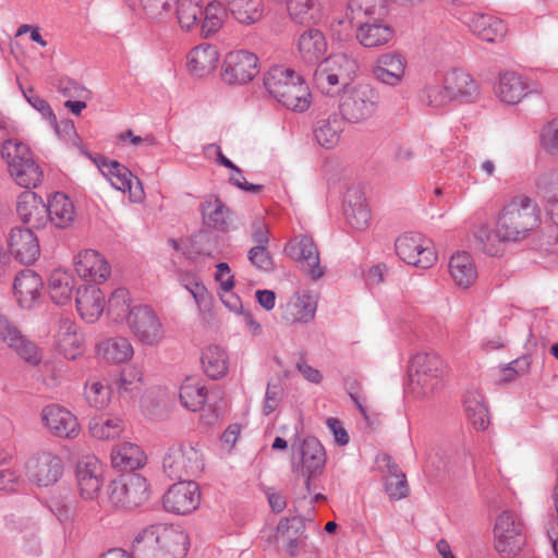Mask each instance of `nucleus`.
Here are the masks:
<instances>
[{
	"label": "nucleus",
	"instance_id": "1",
	"mask_svg": "<svg viewBox=\"0 0 558 558\" xmlns=\"http://www.w3.org/2000/svg\"><path fill=\"white\" fill-rule=\"evenodd\" d=\"M189 536L178 527L154 524L142 530L133 541L131 558H184Z\"/></svg>",
	"mask_w": 558,
	"mask_h": 558
},
{
	"label": "nucleus",
	"instance_id": "2",
	"mask_svg": "<svg viewBox=\"0 0 558 558\" xmlns=\"http://www.w3.org/2000/svg\"><path fill=\"white\" fill-rule=\"evenodd\" d=\"M264 86L271 97L293 111H305L311 93L302 76L291 69L274 66L264 75Z\"/></svg>",
	"mask_w": 558,
	"mask_h": 558
},
{
	"label": "nucleus",
	"instance_id": "3",
	"mask_svg": "<svg viewBox=\"0 0 558 558\" xmlns=\"http://www.w3.org/2000/svg\"><path fill=\"white\" fill-rule=\"evenodd\" d=\"M537 205L526 195L520 194L501 209L497 225L501 235L510 242L525 239L539 225Z\"/></svg>",
	"mask_w": 558,
	"mask_h": 558
},
{
	"label": "nucleus",
	"instance_id": "4",
	"mask_svg": "<svg viewBox=\"0 0 558 558\" xmlns=\"http://www.w3.org/2000/svg\"><path fill=\"white\" fill-rule=\"evenodd\" d=\"M359 71L357 61L347 53H333L318 62L313 72L314 86L335 96L351 86Z\"/></svg>",
	"mask_w": 558,
	"mask_h": 558
},
{
	"label": "nucleus",
	"instance_id": "5",
	"mask_svg": "<svg viewBox=\"0 0 558 558\" xmlns=\"http://www.w3.org/2000/svg\"><path fill=\"white\" fill-rule=\"evenodd\" d=\"M379 96L368 84H357L342 90L339 112L343 121L360 123L371 118L377 110Z\"/></svg>",
	"mask_w": 558,
	"mask_h": 558
},
{
	"label": "nucleus",
	"instance_id": "6",
	"mask_svg": "<svg viewBox=\"0 0 558 558\" xmlns=\"http://www.w3.org/2000/svg\"><path fill=\"white\" fill-rule=\"evenodd\" d=\"M162 469L170 480L192 481L204 470L203 453L193 445L174 444L162 459Z\"/></svg>",
	"mask_w": 558,
	"mask_h": 558
},
{
	"label": "nucleus",
	"instance_id": "7",
	"mask_svg": "<svg viewBox=\"0 0 558 558\" xmlns=\"http://www.w3.org/2000/svg\"><path fill=\"white\" fill-rule=\"evenodd\" d=\"M149 487L144 476L128 472L109 485V500L119 509L133 510L148 500Z\"/></svg>",
	"mask_w": 558,
	"mask_h": 558
},
{
	"label": "nucleus",
	"instance_id": "8",
	"mask_svg": "<svg viewBox=\"0 0 558 558\" xmlns=\"http://www.w3.org/2000/svg\"><path fill=\"white\" fill-rule=\"evenodd\" d=\"M444 375V363L434 352L416 353L410 362L411 384L420 386L424 396L434 393L441 386Z\"/></svg>",
	"mask_w": 558,
	"mask_h": 558
},
{
	"label": "nucleus",
	"instance_id": "9",
	"mask_svg": "<svg viewBox=\"0 0 558 558\" xmlns=\"http://www.w3.org/2000/svg\"><path fill=\"white\" fill-rule=\"evenodd\" d=\"M495 548L504 558L518 555L525 544L522 522L511 511L501 512L495 523Z\"/></svg>",
	"mask_w": 558,
	"mask_h": 558
},
{
	"label": "nucleus",
	"instance_id": "10",
	"mask_svg": "<svg viewBox=\"0 0 558 558\" xmlns=\"http://www.w3.org/2000/svg\"><path fill=\"white\" fill-rule=\"evenodd\" d=\"M395 247L400 259L417 268H430L437 260L434 248L423 244L420 233H404L396 240Z\"/></svg>",
	"mask_w": 558,
	"mask_h": 558
},
{
	"label": "nucleus",
	"instance_id": "11",
	"mask_svg": "<svg viewBox=\"0 0 558 558\" xmlns=\"http://www.w3.org/2000/svg\"><path fill=\"white\" fill-rule=\"evenodd\" d=\"M284 253L295 260L312 279H319L324 275L318 248L312 238L307 235L293 238L286 244Z\"/></svg>",
	"mask_w": 558,
	"mask_h": 558
},
{
	"label": "nucleus",
	"instance_id": "12",
	"mask_svg": "<svg viewBox=\"0 0 558 558\" xmlns=\"http://www.w3.org/2000/svg\"><path fill=\"white\" fill-rule=\"evenodd\" d=\"M199 500V487L195 481H179L163 495L162 504L168 512L187 514L198 507Z\"/></svg>",
	"mask_w": 558,
	"mask_h": 558
},
{
	"label": "nucleus",
	"instance_id": "13",
	"mask_svg": "<svg viewBox=\"0 0 558 558\" xmlns=\"http://www.w3.org/2000/svg\"><path fill=\"white\" fill-rule=\"evenodd\" d=\"M128 324L134 336L143 343L154 345L161 340V324L159 318L147 305L132 307Z\"/></svg>",
	"mask_w": 558,
	"mask_h": 558
},
{
	"label": "nucleus",
	"instance_id": "14",
	"mask_svg": "<svg viewBox=\"0 0 558 558\" xmlns=\"http://www.w3.org/2000/svg\"><path fill=\"white\" fill-rule=\"evenodd\" d=\"M62 472V460L51 452H38L29 458L26 463V475L28 480L41 487L57 483Z\"/></svg>",
	"mask_w": 558,
	"mask_h": 558
},
{
	"label": "nucleus",
	"instance_id": "15",
	"mask_svg": "<svg viewBox=\"0 0 558 558\" xmlns=\"http://www.w3.org/2000/svg\"><path fill=\"white\" fill-rule=\"evenodd\" d=\"M259 72L257 57L248 51H231L223 62L222 78L229 84H245Z\"/></svg>",
	"mask_w": 558,
	"mask_h": 558
},
{
	"label": "nucleus",
	"instance_id": "16",
	"mask_svg": "<svg viewBox=\"0 0 558 558\" xmlns=\"http://www.w3.org/2000/svg\"><path fill=\"white\" fill-rule=\"evenodd\" d=\"M76 484L80 496L85 500H94L104 485V470L94 456L83 458L76 465Z\"/></svg>",
	"mask_w": 558,
	"mask_h": 558
},
{
	"label": "nucleus",
	"instance_id": "17",
	"mask_svg": "<svg viewBox=\"0 0 558 558\" xmlns=\"http://www.w3.org/2000/svg\"><path fill=\"white\" fill-rule=\"evenodd\" d=\"M41 420L46 428L58 437L74 438L80 432L77 418L59 404L46 405L41 411Z\"/></svg>",
	"mask_w": 558,
	"mask_h": 558
},
{
	"label": "nucleus",
	"instance_id": "18",
	"mask_svg": "<svg viewBox=\"0 0 558 558\" xmlns=\"http://www.w3.org/2000/svg\"><path fill=\"white\" fill-rule=\"evenodd\" d=\"M10 253L20 263L29 265L37 260L40 254L39 241L28 228H13L9 234Z\"/></svg>",
	"mask_w": 558,
	"mask_h": 558
},
{
	"label": "nucleus",
	"instance_id": "19",
	"mask_svg": "<svg viewBox=\"0 0 558 558\" xmlns=\"http://www.w3.org/2000/svg\"><path fill=\"white\" fill-rule=\"evenodd\" d=\"M44 287L43 279L32 269L20 271L13 283L14 295L22 308L29 310L40 300Z\"/></svg>",
	"mask_w": 558,
	"mask_h": 558
},
{
	"label": "nucleus",
	"instance_id": "20",
	"mask_svg": "<svg viewBox=\"0 0 558 558\" xmlns=\"http://www.w3.org/2000/svg\"><path fill=\"white\" fill-rule=\"evenodd\" d=\"M16 213L24 223H28L34 228L39 229L49 222L47 204L31 190H26L19 195Z\"/></svg>",
	"mask_w": 558,
	"mask_h": 558
},
{
	"label": "nucleus",
	"instance_id": "21",
	"mask_svg": "<svg viewBox=\"0 0 558 558\" xmlns=\"http://www.w3.org/2000/svg\"><path fill=\"white\" fill-rule=\"evenodd\" d=\"M0 335L2 340L27 363L37 365L40 354L35 343L27 340L21 331L5 317L0 316Z\"/></svg>",
	"mask_w": 558,
	"mask_h": 558
},
{
	"label": "nucleus",
	"instance_id": "22",
	"mask_svg": "<svg viewBox=\"0 0 558 558\" xmlns=\"http://www.w3.org/2000/svg\"><path fill=\"white\" fill-rule=\"evenodd\" d=\"M75 271L87 281L101 283L109 277L110 266L98 252L85 250L76 257Z\"/></svg>",
	"mask_w": 558,
	"mask_h": 558
},
{
	"label": "nucleus",
	"instance_id": "23",
	"mask_svg": "<svg viewBox=\"0 0 558 558\" xmlns=\"http://www.w3.org/2000/svg\"><path fill=\"white\" fill-rule=\"evenodd\" d=\"M76 308L87 323H95L105 310V293L96 286H84L76 291Z\"/></svg>",
	"mask_w": 558,
	"mask_h": 558
},
{
	"label": "nucleus",
	"instance_id": "24",
	"mask_svg": "<svg viewBox=\"0 0 558 558\" xmlns=\"http://www.w3.org/2000/svg\"><path fill=\"white\" fill-rule=\"evenodd\" d=\"M463 21L473 34L488 43L504 38L507 32L505 23L489 14L472 13Z\"/></svg>",
	"mask_w": 558,
	"mask_h": 558
},
{
	"label": "nucleus",
	"instance_id": "25",
	"mask_svg": "<svg viewBox=\"0 0 558 558\" xmlns=\"http://www.w3.org/2000/svg\"><path fill=\"white\" fill-rule=\"evenodd\" d=\"M301 460L306 473L305 485L310 490L311 478L319 475L326 463V453L320 441L315 437H307L301 445Z\"/></svg>",
	"mask_w": 558,
	"mask_h": 558
},
{
	"label": "nucleus",
	"instance_id": "26",
	"mask_svg": "<svg viewBox=\"0 0 558 558\" xmlns=\"http://www.w3.org/2000/svg\"><path fill=\"white\" fill-rule=\"evenodd\" d=\"M355 37L365 48H376L388 44L393 37V29L383 19L363 22L356 26Z\"/></svg>",
	"mask_w": 558,
	"mask_h": 558
},
{
	"label": "nucleus",
	"instance_id": "27",
	"mask_svg": "<svg viewBox=\"0 0 558 558\" xmlns=\"http://www.w3.org/2000/svg\"><path fill=\"white\" fill-rule=\"evenodd\" d=\"M344 215L353 229L362 230L368 226L371 211L365 204L363 193L356 187H350L345 193Z\"/></svg>",
	"mask_w": 558,
	"mask_h": 558
},
{
	"label": "nucleus",
	"instance_id": "28",
	"mask_svg": "<svg viewBox=\"0 0 558 558\" xmlns=\"http://www.w3.org/2000/svg\"><path fill=\"white\" fill-rule=\"evenodd\" d=\"M298 49L305 63L317 65L327 51V41L319 29L308 28L300 35Z\"/></svg>",
	"mask_w": 558,
	"mask_h": 558
},
{
	"label": "nucleus",
	"instance_id": "29",
	"mask_svg": "<svg viewBox=\"0 0 558 558\" xmlns=\"http://www.w3.org/2000/svg\"><path fill=\"white\" fill-rule=\"evenodd\" d=\"M444 83L453 100L471 102L478 94L475 81L462 70L454 69L448 72Z\"/></svg>",
	"mask_w": 558,
	"mask_h": 558
},
{
	"label": "nucleus",
	"instance_id": "30",
	"mask_svg": "<svg viewBox=\"0 0 558 558\" xmlns=\"http://www.w3.org/2000/svg\"><path fill=\"white\" fill-rule=\"evenodd\" d=\"M405 70L404 58L396 52L381 54L373 68L374 76L384 84L398 85Z\"/></svg>",
	"mask_w": 558,
	"mask_h": 558
},
{
	"label": "nucleus",
	"instance_id": "31",
	"mask_svg": "<svg viewBox=\"0 0 558 558\" xmlns=\"http://www.w3.org/2000/svg\"><path fill=\"white\" fill-rule=\"evenodd\" d=\"M386 14L385 0H350L347 7V16L354 26L363 22L380 20Z\"/></svg>",
	"mask_w": 558,
	"mask_h": 558
},
{
	"label": "nucleus",
	"instance_id": "32",
	"mask_svg": "<svg viewBox=\"0 0 558 558\" xmlns=\"http://www.w3.org/2000/svg\"><path fill=\"white\" fill-rule=\"evenodd\" d=\"M146 462L144 451L135 444L123 442L116 446L111 452V463L121 471H134Z\"/></svg>",
	"mask_w": 558,
	"mask_h": 558
},
{
	"label": "nucleus",
	"instance_id": "33",
	"mask_svg": "<svg viewBox=\"0 0 558 558\" xmlns=\"http://www.w3.org/2000/svg\"><path fill=\"white\" fill-rule=\"evenodd\" d=\"M316 301L308 294H295L287 303L282 319L288 324L307 323L316 313Z\"/></svg>",
	"mask_w": 558,
	"mask_h": 558
},
{
	"label": "nucleus",
	"instance_id": "34",
	"mask_svg": "<svg viewBox=\"0 0 558 558\" xmlns=\"http://www.w3.org/2000/svg\"><path fill=\"white\" fill-rule=\"evenodd\" d=\"M47 214L49 222L63 229L73 222L75 209L72 201L64 193L56 192L47 203Z\"/></svg>",
	"mask_w": 558,
	"mask_h": 558
},
{
	"label": "nucleus",
	"instance_id": "35",
	"mask_svg": "<svg viewBox=\"0 0 558 558\" xmlns=\"http://www.w3.org/2000/svg\"><path fill=\"white\" fill-rule=\"evenodd\" d=\"M323 0H288L287 9L291 20L298 24L317 23L323 16Z\"/></svg>",
	"mask_w": 558,
	"mask_h": 558
},
{
	"label": "nucleus",
	"instance_id": "36",
	"mask_svg": "<svg viewBox=\"0 0 558 558\" xmlns=\"http://www.w3.org/2000/svg\"><path fill=\"white\" fill-rule=\"evenodd\" d=\"M448 267L451 278L461 288H469L477 278L476 267L468 252L452 255Z\"/></svg>",
	"mask_w": 558,
	"mask_h": 558
},
{
	"label": "nucleus",
	"instance_id": "37",
	"mask_svg": "<svg viewBox=\"0 0 558 558\" xmlns=\"http://www.w3.org/2000/svg\"><path fill=\"white\" fill-rule=\"evenodd\" d=\"M218 59L216 47L209 44L199 45L189 54V69L196 76H205L216 69Z\"/></svg>",
	"mask_w": 558,
	"mask_h": 558
},
{
	"label": "nucleus",
	"instance_id": "38",
	"mask_svg": "<svg viewBox=\"0 0 558 558\" xmlns=\"http://www.w3.org/2000/svg\"><path fill=\"white\" fill-rule=\"evenodd\" d=\"M304 531L305 522L301 517L284 518L278 523L276 538L286 544L290 556H295L299 549V538Z\"/></svg>",
	"mask_w": 558,
	"mask_h": 558
},
{
	"label": "nucleus",
	"instance_id": "39",
	"mask_svg": "<svg viewBox=\"0 0 558 558\" xmlns=\"http://www.w3.org/2000/svg\"><path fill=\"white\" fill-rule=\"evenodd\" d=\"M204 225L226 232L229 228V208L217 196H210L201 204Z\"/></svg>",
	"mask_w": 558,
	"mask_h": 558
},
{
	"label": "nucleus",
	"instance_id": "40",
	"mask_svg": "<svg viewBox=\"0 0 558 558\" xmlns=\"http://www.w3.org/2000/svg\"><path fill=\"white\" fill-rule=\"evenodd\" d=\"M223 4L241 24L251 25L263 17V0H223Z\"/></svg>",
	"mask_w": 558,
	"mask_h": 558
},
{
	"label": "nucleus",
	"instance_id": "41",
	"mask_svg": "<svg viewBox=\"0 0 558 558\" xmlns=\"http://www.w3.org/2000/svg\"><path fill=\"white\" fill-rule=\"evenodd\" d=\"M536 187L547 201V211L551 221L558 226V170L542 173L536 180Z\"/></svg>",
	"mask_w": 558,
	"mask_h": 558
},
{
	"label": "nucleus",
	"instance_id": "42",
	"mask_svg": "<svg viewBox=\"0 0 558 558\" xmlns=\"http://www.w3.org/2000/svg\"><path fill=\"white\" fill-rule=\"evenodd\" d=\"M497 93L501 101L514 105L527 95V86L515 72H505L499 77Z\"/></svg>",
	"mask_w": 558,
	"mask_h": 558
},
{
	"label": "nucleus",
	"instance_id": "43",
	"mask_svg": "<svg viewBox=\"0 0 558 558\" xmlns=\"http://www.w3.org/2000/svg\"><path fill=\"white\" fill-rule=\"evenodd\" d=\"M474 245L477 250L489 256H497L502 251V244L509 242L499 231L496 223V230H492L487 225L480 226L473 233Z\"/></svg>",
	"mask_w": 558,
	"mask_h": 558
},
{
	"label": "nucleus",
	"instance_id": "44",
	"mask_svg": "<svg viewBox=\"0 0 558 558\" xmlns=\"http://www.w3.org/2000/svg\"><path fill=\"white\" fill-rule=\"evenodd\" d=\"M182 405L191 411H197L205 407L208 391L197 378L187 377L180 387L179 393Z\"/></svg>",
	"mask_w": 558,
	"mask_h": 558
},
{
	"label": "nucleus",
	"instance_id": "45",
	"mask_svg": "<svg viewBox=\"0 0 558 558\" xmlns=\"http://www.w3.org/2000/svg\"><path fill=\"white\" fill-rule=\"evenodd\" d=\"M464 410L474 428L478 430L486 429L489 424L488 409L480 391L470 390L465 393Z\"/></svg>",
	"mask_w": 558,
	"mask_h": 558
},
{
	"label": "nucleus",
	"instance_id": "46",
	"mask_svg": "<svg viewBox=\"0 0 558 558\" xmlns=\"http://www.w3.org/2000/svg\"><path fill=\"white\" fill-rule=\"evenodd\" d=\"M201 363L205 374L211 379H219L228 372L227 352L218 345H209L201 356Z\"/></svg>",
	"mask_w": 558,
	"mask_h": 558
},
{
	"label": "nucleus",
	"instance_id": "47",
	"mask_svg": "<svg viewBox=\"0 0 558 558\" xmlns=\"http://www.w3.org/2000/svg\"><path fill=\"white\" fill-rule=\"evenodd\" d=\"M48 289L52 302L64 305L72 299L74 278L70 272L57 269L50 275Z\"/></svg>",
	"mask_w": 558,
	"mask_h": 558
},
{
	"label": "nucleus",
	"instance_id": "48",
	"mask_svg": "<svg viewBox=\"0 0 558 558\" xmlns=\"http://www.w3.org/2000/svg\"><path fill=\"white\" fill-rule=\"evenodd\" d=\"M11 177L15 182L29 190V187H36L43 180V171L40 167L33 159V155L13 166L10 171Z\"/></svg>",
	"mask_w": 558,
	"mask_h": 558
},
{
	"label": "nucleus",
	"instance_id": "49",
	"mask_svg": "<svg viewBox=\"0 0 558 558\" xmlns=\"http://www.w3.org/2000/svg\"><path fill=\"white\" fill-rule=\"evenodd\" d=\"M98 352L106 361L111 363L126 362L134 353L130 340L124 337L108 339L99 345Z\"/></svg>",
	"mask_w": 558,
	"mask_h": 558
},
{
	"label": "nucleus",
	"instance_id": "50",
	"mask_svg": "<svg viewBox=\"0 0 558 558\" xmlns=\"http://www.w3.org/2000/svg\"><path fill=\"white\" fill-rule=\"evenodd\" d=\"M344 121L336 116L325 120H319L314 129V135L317 143L326 148L333 147L343 130Z\"/></svg>",
	"mask_w": 558,
	"mask_h": 558
},
{
	"label": "nucleus",
	"instance_id": "51",
	"mask_svg": "<svg viewBox=\"0 0 558 558\" xmlns=\"http://www.w3.org/2000/svg\"><path fill=\"white\" fill-rule=\"evenodd\" d=\"M119 395L132 400L142 392V374L136 367H128L121 372L117 383Z\"/></svg>",
	"mask_w": 558,
	"mask_h": 558
},
{
	"label": "nucleus",
	"instance_id": "52",
	"mask_svg": "<svg viewBox=\"0 0 558 558\" xmlns=\"http://www.w3.org/2000/svg\"><path fill=\"white\" fill-rule=\"evenodd\" d=\"M89 430L93 437L108 440L120 436L123 430V424L118 417L100 416L90 421Z\"/></svg>",
	"mask_w": 558,
	"mask_h": 558
},
{
	"label": "nucleus",
	"instance_id": "53",
	"mask_svg": "<svg viewBox=\"0 0 558 558\" xmlns=\"http://www.w3.org/2000/svg\"><path fill=\"white\" fill-rule=\"evenodd\" d=\"M1 157L7 162L9 171L19 162L32 155L28 146L16 138L5 137L1 140Z\"/></svg>",
	"mask_w": 558,
	"mask_h": 558
},
{
	"label": "nucleus",
	"instance_id": "54",
	"mask_svg": "<svg viewBox=\"0 0 558 558\" xmlns=\"http://www.w3.org/2000/svg\"><path fill=\"white\" fill-rule=\"evenodd\" d=\"M203 15L198 0H178L177 17L182 28L191 29Z\"/></svg>",
	"mask_w": 558,
	"mask_h": 558
},
{
	"label": "nucleus",
	"instance_id": "55",
	"mask_svg": "<svg viewBox=\"0 0 558 558\" xmlns=\"http://www.w3.org/2000/svg\"><path fill=\"white\" fill-rule=\"evenodd\" d=\"M20 88L23 93V96L27 100V102L36 110L38 111L44 119H46L49 124L54 129L57 133H59V124L57 117L54 112L51 109V106L49 102L41 98L39 95H37L34 92L33 87H28L27 89H24L22 85H20Z\"/></svg>",
	"mask_w": 558,
	"mask_h": 558
},
{
	"label": "nucleus",
	"instance_id": "56",
	"mask_svg": "<svg viewBox=\"0 0 558 558\" xmlns=\"http://www.w3.org/2000/svg\"><path fill=\"white\" fill-rule=\"evenodd\" d=\"M108 313L113 319H123L129 316L131 312L129 291L124 288L116 289L108 300Z\"/></svg>",
	"mask_w": 558,
	"mask_h": 558
},
{
	"label": "nucleus",
	"instance_id": "57",
	"mask_svg": "<svg viewBox=\"0 0 558 558\" xmlns=\"http://www.w3.org/2000/svg\"><path fill=\"white\" fill-rule=\"evenodd\" d=\"M422 98L433 108H441L453 101L445 84L426 86Z\"/></svg>",
	"mask_w": 558,
	"mask_h": 558
},
{
	"label": "nucleus",
	"instance_id": "58",
	"mask_svg": "<svg viewBox=\"0 0 558 558\" xmlns=\"http://www.w3.org/2000/svg\"><path fill=\"white\" fill-rule=\"evenodd\" d=\"M110 398V390L100 381H93L85 388V399L88 404L95 409H102L107 405Z\"/></svg>",
	"mask_w": 558,
	"mask_h": 558
},
{
	"label": "nucleus",
	"instance_id": "59",
	"mask_svg": "<svg viewBox=\"0 0 558 558\" xmlns=\"http://www.w3.org/2000/svg\"><path fill=\"white\" fill-rule=\"evenodd\" d=\"M283 397V387L279 380L269 381L265 395L264 414L269 415L280 404Z\"/></svg>",
	"mask_w": 558,
	"mask_h": 558
},
{
	"label": "nucleus",
	"instance_id": "60",
	"mask_svg": "<svg viewBox=\"0 0 558 558\" xmlns=\"http://www.w3.org/2000/svg\"><path fill=\"white\" fill-rule=\"evenodd\" d=\"M247 257L252 265L263 271H270L274 267L272 257L268 252V246H253L248 251Z\"/></svg>",
	"mask_w": 558,
	"mask_h": 558
},
{
	"label": "nucleus",
	"instance_id": "61",
	"mask_svg": "<svg viewBox=\"0 0 558 558\" xmlns=\"http://www.w3.org/2000/svg\"><path fill=\"white\" fill-rule=\"evenodd\" d=\"M385 489L391 499H401L408 496L409 486L405 475L386 476Z\"/></svg>",
	"mask_w": 558,
	"mask_h": 558
},
{
	"label": "nucleus",
	"instance_id": "62",
	"mask_svg": "<svg viewBox=\"0 0 558 558\" xmlns=\"http://www.w3.org/2000/svg\"><path fill=\"white\" fill-rule=\"evenodd\" d=\"M542 144L547 153L558 156V119L548 122L543 129Z\"/></svg>",
	"mask_w": 558,
	"mask_h": 558
},
{
	"label": "nucleus",
	"instance_id": "63",
	"mask_svg": "<svg viewBox=\"0 0 558 558\" xmlns=\"http://www.w3.org/2000/svg\"><path fill=\"white\" fill-rule=\"evenodd\" d=\"M111 168L118 171V175L114 179H110L111 185L122 192L131 191V184H133L136 177L120 162L112 163Z\"/></svg>",
	"mask_w": 558,
	"mask_h": 558
},
{
	"label": "nucleus",
	"instance_id": "64",
	"mask_svg": "<svg viewBox=\"0 0 558 558\" xmlns=\"http://www.w3.org/2000/svg\"><path fill=\"white\" fill-rule=\"evenodd\" d=\"M556 474H557V483L554 487L553 492V500L555 505V521L549 524L547 529V536L549 541L551 542V546L554 548L555 554L558 557V459H557V468H556Z\"/></svg>",
	"mask_w": 558,
	"mask_h": 558
}]
</instances>
